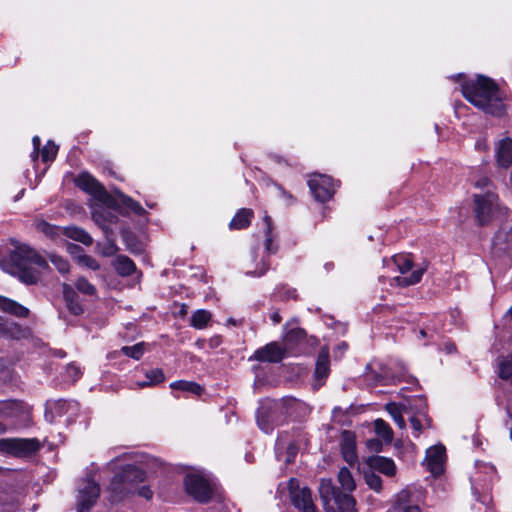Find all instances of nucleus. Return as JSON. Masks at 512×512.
I'll return each instance as SVG.
<instances>
[{"instance_id":"obj_1","label":"nucleus","mask_w":512,"mask_h":512,"mask_svg":"<svg viewBox=\"0 0 512 512\" xmlns=\"http://www.w3.org/2000/svg\"><path fill=\"white\" fill-rule=\"evenodd\" d=\"M143 463L142 457L126 453L108 463L107 466L110 470L121 469L113 477L109 487L113 501H120L127 495L134 493L147 500L152 498L153 492L148 486L137 487L138 483L145 479Z\"/></svg>"},{"instance_id":"obj_2","label":"nucleus","mask_w":512,"mask_h":512,"mask_svg":"<svg viewBox=\"0 0 512 512\" xmlns=\"http://www.w3.org/2000/svg\"><path fill=\"white\" fill-rule=\"evenodd\" d=\"M459 91L471 104L485 113L495 116L505 113V94L488 77L478 75L475 79L464 80Z\"/></svg>"},{"instance_id":"obj_3","label":"nucleus","mask_w":512,"mask_h":512,"mask_svg":"<svg viewBox=\"0 0 512 512\" xmlns=\"http://www.w3.org/2000/svg\"><path fill=\"white\" fill-rule=\"evenodd\" d=\"M9 259L10 263L5 270L29 285L39 280L40 270L48 268L46 260L26 244L15 243Z\"/></svg>"},{"instance_id":"obj_4","label":"nucleus","mask_w":512,"mask_h":512,"mask_svg":"<svg viewBox=\"0 0 512 512\" xmlns=\"http://www.w3.org/2000/svg\"><path fill=\"white\" fill-rule=\"evenodd\" d=\"M264 242L252 248L249 259L245 264V274L253 277L263 276L270 267L269 256L276 253L277 245L274 243L272 220L268 215L263 218Z\"/></svg>"},{"instance_id":"obj_5","label":"nucleus","mask_w":512,"mask_h":512,"mask_svg":"<svg viewBox=\"0 0 512 512\" xmlns=\"http://www.w3.org/2000/svg\"><path fill=\"white\" fill-rule=\"evenodd\" d=\"M473 202L474 218L479 226L488 225L508 213L507 208L500 204L499 198L493 190L474 194Z\"/></svg>"},{"instance_id":"obj_6","label":"nucleus","mask_w":512,"mask_h":512,"mask_svg":"<svg viewBox=\"0 0 512 512\" xmlns=\"http://www.w3.org/2000/svg\"><path fill=\"white\" fill-rule=\"evenodd\" d=\"M183 484L186 493L200 503H207L218 495L216 485L198 472L187 473Z\"/></svg>"},{"instance_id":"obj_7","label":"nucleus","mask_w":512,"mask_h":512,"mask_svg":"<svg viewBox=\"0 0 512 512\" xmlns=\"http://www.w3.org/2000/svg\"><path fill=\"white\" fill-rule=\"evenodd\" d=\"M387 266L390 268H396L400 276L394 277L392 280L398 286H410L420 282L423 269L418 268L412 270L413 263L411 258L408 255L398 254L393 256L390 260L386 262Z\"/></svg>"},{"instance_id":"obj_8","label":"nucleus","mask_w":512,"mask_h":512,"mask_svg":"<svg viewBox=\"0 0 512 512\" xmlns=\"http://www.w3.org/2000/svg\"><path fill=\"white\" fill-rule=\"evenodd\" d=\"M446 460V447L443 444H437L426 450L422 465L432 477L438 478L445 472Z\"/></svg>"},{"instance_id":"obj_9","label":"nucleus","mask_w":512,"mask_h":512,"mask_svg":"<svg viewBox=\"0 0 512 512\" xmlns=\"http://www.w3.org/2000/svg\"><path fill=\"white\" fill-rule=\"evenodd\" d=\"M100 495L99 485L92 479H82L78 484L76 505L78 512H89Z\"/></svg>"},{"instance_id":"obj_10","label":"nucleus","mask_w":512,"mask_h":512,"mask_svg":"<svg viewBox=\"0 0 512 512\" xmlns=\"http://www.w3.org/2000/svg\"><path fill=\"white\" fill-rule=\"evenodd\" d=\"M288 403L294 404V400L286 401H269L266 405L261 406L257 412V423L259 428L265 433H271L276 422L275 414L283 413L284 405Z\"/></svg>"},{"instance_id":"obj_11","label":"nucleus","mask_w":512,"mask_h":512,"mask_svg":"<svg viewBox=\"0 0 512 512\" xmlns=\"http://www.w3.org/2000/svg\"><path fill=\"white\" fill-rule=\"evenodd\" d=\"M40 444L36 439L3 438L0 439V452L14 456H25L36 452Z\"/></svg>"},{"instance_id":"obj_12","label":"nucleus","mask_w":512,"mask_h":512,"mask_svg":"<svg viewBox=\"0 0 512 512\" xmlns=\"http://www.w3.org/2000/svg\"><path fill=\"white\" fill-rule=\"evenodd\" d=\"M308 186L315 199L320 202L330 200L335 193V183L326 175L313 174L308 180Z\"/></svg>"},{"instance_id":"obj_13","label":"nucleus","mask_w":512,"mask_h":512,"mask_svg":"<svg viewBox=\"0 0 512 512\" xmlns=\"http://www.w3.org/2000/svg\"><path fill=\"white\" fill-rule=\"evenodd\" d=\"M297 483L296 479L289 481V490L293 505L302 512H316L311 498V491L306 487L299 489L296 487Z\"/></svg>"},{"instance_id":"obj_14","label":"nucleus","mask_w":512,"mask_h":512,"mask_svg":"<svg viewBox=\"0 0 512 512\" xmlns=\"http://www.w3.org/2000/svg\"><path fill=\"white\" fill-rule=\"evenodd\" d=\"M75 184L79 189L96 198L104 199L107 196L104 186L88 172L80 173L75 178Z\"/></svg>"},{"instance_id":"obj_15","label":"nucleus","mask_w":512,"mask_h":512,"mask_svg":"<svg viewBox=\"0 0 512 512\" xmlns=\"http://www.w3.org/2000/svg\"><path fill=\"white\" fill-rule=\"evenodd\" d=\"M28 412L26 405L19 400L0 401V418L13 422L24 419Z\"/></svg>"},{"instance_id":"obj_16","label":"nucleus","mask_w":512,"mask_h":512,"mask_svg":"<svg viewBox=\"0 0 512 512\" xmlns=\"http://www.w3.org/2000/svg\"><path fill=\"white\" fill-rule=\"evenodd\" d=\"M285 357V350L277 342H271L262 348L257 349L253 359L260 362L276 363Z\"/></svg>"},{"instance_id":"obj_17","label":"nucleus","mask_w":512,"mask_h":512,"mask_svg":"<svg viewBox=\"0 0 512 512\" xmlns=\"http://www.w3.org/2000/svg\"><path fill=\"white\" fill-rule=\"evenodd\" d=\"M340 449L344 460L353 465L357 461L356 435L350 430H343L340 435Z\"/></svg>"},{"instance_id":"obj_18","label":"nucleus","mask_w":512,"mask_h":512,"mask_svg":"<svg viewBox=\"0 0 512 512\" xmlns=\"http://www.w3.org/2000/svg\"><path fill=\"white\" fill-rule=\"evenodd\" d=\"M497 165L507 169L512 164V139L509 137L499 140L495 145Z\"/></svg>"},{"instance_id":"obj_19","label":"nucleus","mask_w":512,"mask_h":512,"mask_svg":"<svg viewBox=\"0 0 512 512\" xmlns=\"http://www.w3.org/2000/svg\"><path fill=\"white\" fill-rule=\"evenodd\" d=\"M320 497L326 507V512H335L331 503H336L338 497L343 493L340 492L332 483L330 479H322L319 487Z\"/></svg>"},{"instance_id":"obj_20","label":"nucleus","mask_w":512,"mask_h":512,"mask_svg":"<svg viewBox=\"0 0 512 512\" xmlns=\"http://www.w3.org/2000/svg\"><path fill=\"white\" fill-rule=\"evenodd\" d=\"M330 373L329 349L324 346L321 348L314 370V378L319 382L318 386L328 377Z\"/></svg>"},{"instance_id":"obj_21","label":"nucleus","mask_w":512,"mask_h":512,"mask_svg":"<svg viewBox=\"0 0 512 512\" xmlns=\"http://www.w3.org/2000/svg\"><path fill=\"white\" fill-rule=\"evenodd\" d=\"M368 466L386 476H394L396 473V465L391 458L383 456H372L367 460Z\"/></svg>"},{"instance_id":"obj_22","label":"nucleus","mask_w":512,"mask_h":512,"mask_svg":"<svg viewBox=\"0 0 512 512\" xmlns=\"http://www.w3.org/2000/svg\"><path fill=\"white\" fill-rule=\"evenodd\" d=\"M253 216L254 213L251 209L241 208L230 221L229 228L231 230L245 229L250 225Z\"/></svg>"},{"instance_id":"obj_23","label":"nucleus","mask_w":512,"mask_h":512,"mask_svg":"<svg viewBox=\"0 0 512 512\" xmlns=\"http://www.w3.org/2000/svg\"><path fill=\"white\" fill-rule=\"evenodd\" d=\"M0 309L17 317H26L29 313V310L26 307L2 296H0Z\"/></svg>"},{"instance_id":"obj_24","label":"nucleus","mask_w":512,"mask_h":512,"mask_svg":"<svg viewBox=\"0 0 512 512\" xmlns=\"http://www.w3.org/2000/svg\"><path fill=\"white\" fill-rule=\"evenodd\" d=\"M63 235L86 246H90L93 242L92 237L84 229L76 226L64 227Z\"/></svg>"},{"instance_id":"obj_25","label":"nucleus","mask_w":512,"mask_h":512,"mask_svg":"<svg viewBox=\"0 0 512 512\" xmlns=\"http://www.w3.org/2000/svg\"><path fill=\"white\" fill-rule=\"evenodd\" d=\"M145 381H137L136 387L144 388V387H152L156 386L165 380L164 372L160 368L151 369L145 372Z\"/></svg>"},{"instance_id":"obj_26","label":"nucleus","mask_w":512,"mask_h":512,"mask_svg":"<svg viewBox=\"0 0 512 512\" xmlns=\"http://www.w3.org/2000/svg\"><path fill=\"white\" fill-rule=\"evenodd\" d=\"M212 320V314L205 309H199L192 313L190 318V326L195 329L202 330L209 326Z\"/></svg>"},{"instance_id":"obj_27","label":"nucleus","mask_w":512,"mask_h":512,"mask_svg":"<svg viewBox=\"0 0 512 512\" xmlns=\"http://www.w3.org/2000/svg\"><path fill=\"white\" fill-rule=\"evenodd\" d=\"M113 266L117 273L121 276H129L135 272L136 266L134 262L127 256L120 255L113 261Z\"/></svg>"},{"instance_id":"obj_28","label":"nucleus","mask_w":512,"mask_h":512,"mask_svg":"<svg viewBox=\"0 0 512 512\" xmlns=\"http://www.w3.org/2000/svg\"><path fill=\"white\" fill-rule=\"evenodd\" d=\"M512 243V227L508 224H502L493 238V245L499 247Z\"/></svg>"},{"instance_id":"obj_29","label":"nucleus","mask_w":512,"mask_h":512,"mask_svg":"<svg viewBox=\"0 0 512 512\" xmlns=\"http://www.w3.org/2000/svg\"><path fill=\"white\" fill-rule=\"evenodd\" d=\"M385 409L400 429H404L406 427L405 420L402 416L403 412L406 411L404 405L389 402L386 404Z\"/></svg>"},{"instance_id":"obj_30","label":"nucleus","mask_w":512,"mask_h":512,"mask_svg":"<svg viewBox=\"0 0 512 512\" xmlns=\"http://www.w3.org/2000/svg\"><path fill=\"white\" fill-rule=\"evenodd\" d=\"M63 295L67 302V307L74 315H79L83 312V308L74 298L76 297L73 288L68 284H63Z\"/></svg>"},{"instance_id":"obj_31","label":"nucleus","mask_w":512,"mask_h":512,"mask_svg":"<svg viewBox=\"0 0 512 512\" xmlns=\"http://www.w3.org/2000/svg\"><path fill=\"white\" fill-rule=\"evenodd\" d=\"M118 201L125 207L127 210L135 213L136 215H144L146 213L145 209L141 206V204L131 197L123 194L122 192H116Z\"/></svg>"},{"instance_id":"obj_32","label":"nucleus","mask_w":512,"mask_h":512,"mask_svg":"<svg viewBox=\"0 0 512 512\" xmlns=\"http://www.w3.org/2000/svg\"><path fill=\"white\" fill-rule=\"evenodd\" d=\"M374 430L376 435L383 440L384 443L390 444L393 440V431L391 427L383 419L374 421Z\"/></svg>"},{"instance_id":"obj_33","label":"nucleus","mask_w":512,"mask_h":512,"mask_svg":"<svg viewBox=\"0 0 512 512\" xmlns=\"http://www.w3.org/2000/svg\"><path fill=\"white\" fill-rule=\"evenodd\" d=\"M92 217L103 229L107 228L108 224H112L117 221V216L105 209L94 210Z\"/></svg>"},{"instance_id":"obj_34","label":"nucleus","mask_w":512,"mask_h":512,"mask_svg":"<svg viewBox=\"0 0 512 512\" xmlns=\"http://www.w3.org/2000/svg\"><path fill=\"white\" fill-rule=\"evenodd\" d=\"M306 333L301 328H293L285 333L284 343L290 349L298 345L305 339Z\"/></svg>"},{"instance_id":"obj_35","label":"nucleus","mask_w":512,"mask_h":512,"mask_svg":"<svg viewBox=\"0 0 512 512\" xmlns=\"http://www.w3.org/2000/svg\"><path fill=\"white\" fill-rule=\"evenodd\" d=\"M36 229L52 239L63 235L62 227L51 225L44 220L36 222Z\"/></svg>"},{"instance_id":"obj_36","label":"nucleus","mask_w":512,"mask_h":512,"mask_svg":"<svg viewBox=\"0 0 512 512\" xmlns=\"http://www.w3.org/2000/svg\"><path fill=\"white\" fill-rule=\"evenodd\" d=\"M338 481L342 488L346 491H353L355 489V481L349 469L343 467L338 473Z\"/></svg>"},{"instance_id":"obj_37","label":"nucleus","mask_w":512,"mask_h":512,"mask_svg":"<svg viewBox=\"0 0 512 512\" xmlns=\"http://www.w3.org/2000/svg\"><path fill=\"white\" fill-rule=\"evenodd\" d=\"M170 387L174 390L186 391L196 395H199L202 391V388L199 384L184 380L175 381L170 384Z\"/></svg>"},{"instance_id":"obj_38","label":"nucleus","mask_w":512,"mask_h":512,"mask_svg":"<svg viewBox=\"0 0 512 512\" xmlns=\"http://www.w3.org/2000/svg\"><path fill=\"white\" fill-rule=\"evenodd\" d=\"M334 504L337 506L340 512H356L355 500L348 494L343 493L340 495Z\"/></svg>"},{"instance_id":"obj_39","label":"nucleus","mask_w":512,"mask_h":512,"mask_svg":"<svg viewBox=\"0 0 512 512\" xmlns=\"http://www.w3.org/2000/svg\"><path fill=\"white\" fill-rule=\"evenodd\" d=\"M479 472H476V475L471 477L472 491L478 501H481L483 504H486L489 500L488 495H484L482 498L480 497V488H484L483 478H481Z\"/></svg>"},{"instance_id":"obj_40","label":"nucleus","mask_w":512,"mask_h":512,"mask_svg":"<svg viewBox=\"0 0 512 512\" xmlns=\"http://www.w3.org/2000/svg\"><path fill=\"white\" fill-rule=\"evenodd\" d=\"M75 287L80 293L88 296H95L97 293L96 287L85 277H79L75 282Z\"/></svg>"},{"instance_id":"obj_41","label":"nucleus","mask_w":512,"mask_h":512,"mask_svg":"<svg viewBox=\"0 0 512 512\" xmlns=\"http://www.w3.org/2000/svg\"><path fill=\"white\" fill-rule=\"evenodd\" d=\"M58 152V146L54 142L48 141L41 150V158L43 162L53 161Z\"/></svg>"},{"instance_id":"obj_42","label":"nucleus","mask_w":512,"mask_h":512,"mask_svg":"<svg viewBox=\"0 0 512 512\" xmlns=\"http://www.w3.org/2000/svg\"><path fill=\"white\" fill-rule=\"evenodd\" d=\"M475 465L479 470L483 471V473L485 474V476L483 477V482L484 486H488L491 483L493 476L495 474L494 466L480 461H476Z\"/></svg>"},{"instance_id":"obj_43","label":"nucleus","mask_w":512,"mask_h":512,"mask_svg":"<svg viewBox=\"0 0 512 512\" xmlns=\"http://www.w3.org/2000/svg\"><path fill=\"white\" fill-rule=\"evenodd\" d=\"M121 351L124 355L138 360L144 353V343H138L133 346H124Z\"/></svg>"},{"instance_id":"obj_44","label":"nucleus","mask_w":512,"mask_h":512,"mask_svg":"<svg viewBox=\"0 0 512 512\" xmlns=\"http://www.w3.org/2000/svg\"><path fill=\"white\" fill-rule=\"evenodd\" d=\"M499 375L512 383V357L504 359L499 365Z\"/></svg>"},{"instance_id":"obj_45","label":"nucleus","mask_w":512,"mask_h":512,"mask_svg":"<svg viewBox=\"0 0 512 512\" xmlns=\"http://www.w3.org/2000/svg\"><path fill=\"white\" fill-rule=\"evenodd\" d=\"M82 375V371L75 363L68 364L65 369L64 378L66 381L75 382Z\"/></svg>"},{"instance_id":"obj_46","label":"nucleus","mask_w":512,"mask_h":512,"mask_svg":"<svg viewBox=\"0 0 512 512\" xmlns=\"http://www.w3.org/2000/svg\"><path fill=\"white\" fill-rule=\"evenodd\" d=\"M423 421H425L426 423L428 422L424 414H420L419 416H412L410 418V424L412 426L415 437H418L422 433L425 426Z\"/></svg>"},{"instance_id":"obj_47","label":"nucleus","mask_w":512,"mask_h":512,"mask_svg":"<svg viewBox=\"0 0 512 512\" xmlns=\"http://www.w3.org/2000/svg\"><path fill=\"white\" fill-rule=\"evenodd\" d=\"M50 261L60 273L65 274L69 272L70 265L65 258L52 254L50 255Z\"/></svg>"},{"instance_id":"obj_48","label":"nucleus","mask_w":512,"mask_h":512,"mask_svg":"<svg viewBox=\"0 0 512 512\" xmlns=\"http://www.w3.org/2000/svg\"><path fill=\"white\" fill-rule=\"evenodd\" d=\"M365 481L367 485L376 492L382 489V479L374 472L365 473Z\"/></svg>"},{"instance_id":"obj_49","label":"nucleus","mask_w":512,"mask_h":512,"mask_svg":"<svg viewBox=\"0 0 512 512\" xmlns=\"http://www.w3.org/2000/svg\"><path fill=\"white\" fill-rule=\"evenodd\" d=\"M77 264L91 270H98L100 268L98 261L87 254L79 256Z\"/></svg>"},{"instance_id":"obj_50","label":"nucleus","mask_w":512,"mask_h":512,"mask_svg":"<svg viewBox=\"0 0 512 512\" xmlns=\"http://www.w3.org/2000/svg\"><path fill=\"white\" fill-rule=\"evenodd\" d=\"M16 325L14 323H9L8 321H4L2 317H0V333L1 334H9L12 337L15 336L13 329H16Z\"/></svg>"},{"instance_id":"obj_51","label":"nucleus","mask_w":512,"mask_h":512,"mask_svg":"<svg viewBox=\"0 0 512 512\" xmlns=\"http://www.w3.org/2000/svg\"><path fill=\"white\" fill-rule=\"evenodd\" d=\"M67 251L76 261V263L78 262V257L84 255L83 249L80 246L72 243L67 244Z\"/></svg>"},{"instance_id":"obj_52","label":"nucleus","mask_w":512,"mask_h":512,"mask_svg":"<svg viewBox=\"0 0 512 512\" xmlns=\"http://www.w3.org/2000/svg\"><path fill=\"white\" fill-rule=\"evenodd\" d=\"M279 297L281 299H295L296 298V290L289 287H281V289L278 291Z\"/></svg>"},{"instance_id":"obj_53","label":"nucleus","mask_w":512,"mask_h":512,"mask_svg":"<svg viewBox=\"0 0 512 512\" xmlns=\"http://www.w3.org/2000/svg\"><path fill=\"white\" fill-rule=\"evenodd\" d=\"M369 450L379 452L382 450V442L378 438L369 439L366 442Z\"/></svg>"},{"instance_id":"obj_54","label":"nucleus","mask_w":512,"mask_h":512,"mask_svg":"<svg viewBox=\"0 0 512 512\" xmlns=\"http://www.w3.org/2000/svg\"><path fill=\"white\" fill-rule=\"evenodd\" d=\"M475 187L480 188V189H485V191L493 190L491 181L486 177H482L479 180H477L475 182Z\"/></svg>"},{"instance_id":"obj_55","label":"nucleus","mask_w":512,"mask_h":512,"mask_svg":"<svg viewBox=\"0 0 512 512\" xmlns=\"http://www.w3.org/2000/svg\"><path fill=\"white\" fill-rule=\"evenodd\" d=\"M297 454V448L294 445H289L287 448V456L285 458L286 463H291Z\"/></svg>"},{"instance_id":"obj_56","label":"nucleus","mask_w":512,"mask_h":512,"mask_svg":"<svg viewBox=\"0 0 512 512\" xmlns=\"http://www.w3.org/2000/svg\"><path fill=\"white\" fill-rule=\"evenodd\" d=\"M221 343H222V338L219 335H215V336L211 337L208 341V344H209L210 348H212V349L219 347L221 345Z\"/></svg>"},{"instance_id":"obj_57","label":"nucleus","mask_w":512,"mask_h":512,"mask_svg":"<svg viewBox=\"0 0 512 512\" xmlns=\"http://www.w3.org/2000/svg\"><path fill=\"white\" fill-rule=\"evenodd\" d=\"M270 319L272 320V322L274 324H279L282 320L281 318V315L278 311H273L271 314H270Z\"/></svg>"},{"instance_id":"obj_58","label":"nucleus","mask_w":512,"mask_h":512,"mask_svg":"<svg viewBox=\"0 0 512 512\" xmlns=\"http://www.w3.org/2000/svg\"><path fill=\"white\" fill-rule=\"evenodd\" d=\"M32 142H33V147H34L35 152H36L37 150H39V147H40V144H41L40 137L39 136H34L33 139H32Z\"/></svg>"},{"instance_id":"obj_59","label":"nucleus","mask_w":512,"mask_h":512,"mask_svg":"<svg viewBox=\"0 0 512 512\" xmlns=\"http://www.w3.org/2000/svg\"><path fill=\"white\" fill-rule=\"evenodd\" d=\"M403 512H421L418 506H408Z\"/></svg>"},{"instance_id":"obj_60","label":"nucleus","mask_w":512,"mask_h":512,"mask_svg":"<svg viewBox=\"0 0 512 512\" xmlns=\"http://www.w3.org/2000/svg\"><path fill=\"white\" fill-rule=\"evenodd\" d=\"M347 349V344L346 343H341L340 345H338L337 347V350L340 352V353H343L345 352Z\"/></svg>"},{"instance_id":"obj_61","label":"nucleus","mask_w":512,"mask_h":512,"mask_svg":"<svg viewBox=\"0 0 512 512\" xmlns=\"http://www.w3.org/2000/svg\"><path fill=\"white\" fill-rule=\"evenodd\" d=\"M204 344H205V340H197L195 343V345L200 349L204 348Z\"/></svg>"},{"instance_id":"obj_62","label":"nucleus","mask_w":512,"mask_h":512,"mask_svg":"<svg viewBox=\"0 0 512 512\" xmlns=\"http://www.w3.org/2000/svg\"><path fill=\"white\" fill-rule=\"evenodd\" d=\"M7 431V426L0 421V434H4Z\"/></svg>"},{"instance_id":"obj_63","label":"nucleus","mask_w":512,"mask_h":512,"mask_svg":"<svg viewBox=\"0 0 512 512\" xmlns=\"http://www.w3.org/2000/svg\"><path fill=\"white\" fill-rule=\"evenodd\" d=\"M38 156H39V150H37L35 153V149H33V152L31 154L32 159L35 161L38 158Z\"/></svg>"},{"instance_id":"obj_64","label":"nucleus","mask_w":512,"mask_h":512,"mask_svg":"<svg viewBox=\"0 0 512 512\" xmlns=\"http://www.w3.org/2000/svg\"><path fill=\"white\" fill-rule=\"evenodd\" d=\"M279 191L281 192L282 195L284 196H288L289 198H291L290 195H288L281 187H278Z\"/></svg>"}]
</instances>
